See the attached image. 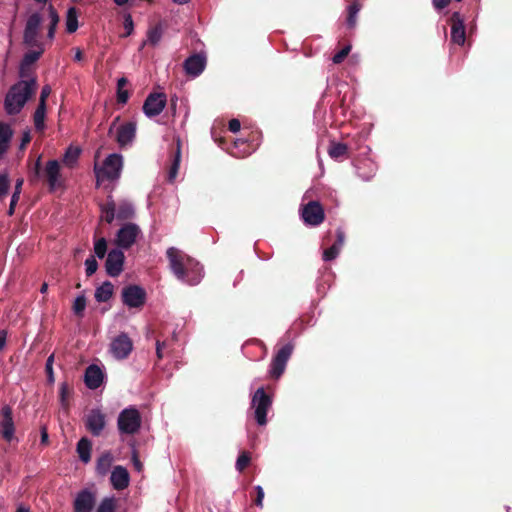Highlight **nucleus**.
<instances>
[{
  "instance_id": "1",
  "label": "nucleus",
  "mask_w": 512,
  "mask_h": 512,
  "mask_svg": "<svg viewBox=\"0 0 512 512\" xmlns=\"http://www.w3.org/2000/svg\"><path fill=\"white\" fill-rule=\"evenodd\" d=\"M169 267L178 280L197 285L202 278V266L183 251L170 247L166 251Z\"/></svg>"
},
{
  "instance_id": "2",
  "label": "nucleus",
  "mask_w": 512,
  "mask_h": 512,
  "mask_svg": "<svg viewBox=\"0 0 512 512\" xmlns=\"http://www.w3.org/2000/svg\"><path fill=\"white\" fill-rule=\"evenodd\" d=\"M37 89L36 78L22 79L8 90L4 108L7 114L16 115L25 106L26 102L35 94Z\"/></svg>"
},
{
  "instance_id": "3",
  "label": "nucleus",
  "mask_w": 512,
  "mask_h": 512,
  "mask_svg": "<svg viewBox=\"0 0 512 512\" xmlns=\"http://www.w3.org/2000/svg\"><path fill=\"white\" fill-rule=\"evenodd\" d=\"M123 167V158L120 154H110L103 162V166L101 168L95 167V173L97 177V185L101 181L110 180L115 181L121 175V170Z\"/></svg>"
},
{
  "instance_id": "4",
  "label": "nucleus",
  "mask_w": 512,
  "mask_h": 512,
  "mask_svg": "<svg viewBox=\"0 0 512 512\" xmlns=\"http://www.w3.org/2000/svg\"><path fill=\"white\" fill-rule=\"evenodd\" d=\"M142 423V418L139 411L134 407L125 408L122 410L117 419V427L121 434L133 435L136 434Z\"/></svg>"
},
{
  "instance_id": "5",
  "label": "nucleus",
  "mask_w": 512,
  "mask_h": 512,
  "mask_svg": "<svg viewBox=\"0 0 512 512\" xmlns=\"http://www.w3.org/2000/svg\"><path fill=\"white\" fill-rule=\"evenodd\" d=\"M42 20V16L39 12H34L28 17L23 33V43L27 47L33 48L34 46L43 44L39 40Z\"/></svg>"
},
{
  "instance_id": "6",
  "label": "nucleus",
  "mask_w": 512,
  "mask_h": 512,
  "mask_svg": "<svg viewBox=\"0 0 512 512\" xmlns=\"http://www.w3.org/2000/svg\"><path fill=\"white\" fill-rule=\"evenodd\" d=\"M272 405L271 397L265 392L263 387L256 390L252 398V406L255 408V419L262 426L267 423V412Z\"/></svg>"
},
{
  "instance_id": "7",
  "label": "nucleus",
  "mask_w": 512,
  "mask_h": 512,
  "mask_svg": "<svg viewBox=\"0 0 512 512\" xmlns=\"http://www.w3.org/2000/svg\"><path fill=\"white\" fill-rule=\"evenodd\" d=\"M141 233L140 227L132 222L124 224L117 232L115 244L118 249H129L136 242Z\"/></svg>"
},
{
  "instance_id": "8",
  "label": "nucleus",
  "mask_w": 512,
  "mask_h": 512,
  "mask_svg": "<svg viewBox=\"0 0 512 512\" xmlns=\"http://www.w3.org/2000/svg\"><path fill=\"white\" fill-rule=\"evenodd\" d=\"M293 345L291 343L282 346L273 357L270 365V377L279 379L285 371L287 362L292 355Z\"/></svg>"
},
{
  "instance_id": "9",
  "label": "nucleus",
  "mask_w": 512,
  "mask_h": 512,
  "mask_svg": "<svg viewBox=\"0 0 512 512\" xmlns=\"http://www.w3.org/2000/svg\"><path fill=\"white\" fill-rule=\"evenodd\" d=\"M301 218L306 225L319 226L325 220V213L318 201H309L301 208Z\"/></svg>"
},
{
  "instance_id": "10",
  "label": "nucleus",
  "mask_w": 512,
  "mask_h": 512,
  "mask_svg": "<svg viewBox=\"0 0 512 512\" xmlns=\"http://www.w3.org/2000/svg\"><path fill=\"white\" fill-rule=\"evenodd\" d=\"M133 350V341L127 333H120L116 336L110 344V352L117 360H124L128 358Z\"/></svg>"
},
{
  "instance_id": "11",
  "label": "nucleus",
  "mask_w": 512,
  "mask_h": 512,
  "mask_svg": "<svg viewBox=\"0 0 512 512\" xmlns=\"http://www.w3.org/2000/svg\"><path fill=\"white\" fill-rule=\"evenodd\" d=\"M122 302L129 308H140L146 302V291L138 285H128L122 290Z\"/></svg>"
},
{
  "instance_id": "12",
  "label": "nucleus",
  "mask_w": 512,
  "mask_h": 512,
  "mask_svg": "<svg viewBox=\"0 0 512 512\" xmlns=\"http://www.w3.org/2000/svg\"><path fill=\"white\" fill-rule=\"evenodd\" d=\"M164 93H150L144 101L143 112L149 118L158 116L166 106Z\"/></svg>"
},
{
  "instance_id": "13",
  "label": "nucleus",
  "mask_w": 512,
  "mask_h": 512,
  "mask_svg": "<svg viewBox=\"0 0 512 512\" xmlns=\"http://www.w3.org/2000/svg\"><path fill=\"white\" fill-rule=\"evenodd\" d=\"M124 261L125 255L121 249L110 250L105 261L106 273L111 277L119 276L123 271Z\"/></svg>"
},
{
  "instance_id": "14",
  "label": "nucleus",
  "mask_w": 512,
  "mask_h": 512,
  "mask_svg": "<svg viewBox=\"0 0 512 512\" xmlns=\"http://www.w3.org/2000/svg\"><path fill=\"white\" fill-rule=\"evenodd\" d=\"M106 425L105 414L99 409H92L86 416L85 427L93 435L99 436Z\"/></svg>"
},
{
  "instance_id": "15",
  "label": "nucleus",
  "mask_w": 512,
  "mask_h": 512,
  "mask_svg": "<svg viewBox=\"0 0 512 512\" xmlns=\"http://www.w3.org/2000/svg\"><path fill=\"white\" fill-rule=\"evenodd\" d=\"M1 417L0 434L5 441L10 442L14 437L15 426L12 408L9 405H4L1 408Z\"/></svg>"
},
{
  "instance_id": "16",
  "label": "nucleus",
  "mask_w": 512,
  "mask_h": 512,
  "mask_svg": "<svg viewBox=\"0 0 512 512\" xmlns=\"http://www.w3.org/2000/svg\"><path fill=\"white\" fill-rule=\"evenodd\" d=\"M34 47L37 48V50H30L27 53H25V55L21 61L19 76L22 79L32 78L30 66L32 64H34L45 51L43 44H40V46H34Z\"/></svg>"
},
{
  "instance_id": "17",
  "label": "nucleus",
  "mask_w": 512,
  "mask_h": 512,
  "mask_svg": "<svg viewBox=\"0 0 512 512\" xmlns=\"http://www.w3.org/2000/svg\"><path fill=\"white\" fill-rule=\"evenodd\" d=\"M451 40L453 43L463 45L466 39L464 19L459 12H454L450 17Z\"/></svg>"
},
{
  "instance_id": "18",
  "label": "nucleus",
  "mask_w": 512,
  "mask_h": 512,
  "mask_svg": "<svg viewBox=\"0 0 512 512\" xmlns=\"http://www.w3.org/2000/svg\"><path fill=\"white\" fill-rule=\"evenodd\" d=\"M206 67V57L202 54H193L184 61V69L187 75L199 76Z\"/></svg>"
},
{
  "instance_id": "19",
  "label": "nucleus",
  "mask_w": 512,
  "mask_h": 512,
  "mask_svg": "<svg viewBox=\"0 0 512 512\" xmlns=\"http://www.w3.org/2000/svg\"><path fill=\"white\" fill-rule=\"evenodd\" d=\"M104 380V373L99 366L95 364L89 365L84 374L85 385L92 390L99 388Z\"/></svg>"
},
{
  "instance_id": "20",
  "label": "nucleus",
  "mask_w": 512,
  "mask_h": 512,
  "mask_svg": "<svg viewBox=\"0 0 512 512\" xmlns=\"http://www.w3.org/2000/svg\"><path fill=\"white\" fill-rule=\"evenodd\" d=\"M44 177L47 180L50 191H54L57 187L60 186V164L57 160H49L46 163L44 172Z\"/></svg>"
},
{
  "instance_id": "21",
  "label": "nucleus",
  "mask_w": 512,
  "mask_h": 512,
  "mask_svg": "<svg viewBox=\"0 0 512 512\" xmlns=\"http://www.w3.org/2000/svg\"><path fill=\"white\" fill-rule=\"evenodd\" d=\"M94 505V495L88 490H82L75 498L74 512H92Z\"/></svg>"
},
{
  "instance_id": "22",
  "label": "nucleus",
  "mask_w": 512,
  "mask_h": 512,
  "mask_svg": "<svg viewBox=\"0 0 512 512\" xmlns=\"http://www.w3.org/2000/svg\"><path fill=\"white\" fill-rule=\"evenodd\" d=\"M136 136V124L127 122L118 128L116 141L121 148L131 144Z\"/></svg>"
},
{
  "instance_id": "23",
  "label": "nucleus",
  "mask_w": 512,
  "mask_h": 512,
  "mask_svg": "<svg viewBox=\"0 0 512 512\" xmlns=\"http://www.w3.org/2000/svg\"><path fill=\"white\" fill-rule=\"evenodd\" d=\"M110 481L114 489L123 490L128 487L130 477L126 468L123 466H115L111 476Z\"/></svg>"
},
{
  "instance_id": "24",
  "label": "nucleus",
  "mask_w": 512,
  "mask_h": 512,
  "mask_svg": "<svg viewBox=\"0 0 512 512\" xmlns=\"http://www.w3.org/2000/svg\"><path fill=\"white\" fill-rule=\"evenodd\" d=\"M116 219L120 221L131 220L135 216V209L128 200H120L116 203Z\"/></svg>"
},
{
  "instance_id": "25",
  "label": "nucleus",
  "mask_w": 512,
  "mask_h": 512,
  "mask_svg": "<svg viewBox=\"0 0 512 512\" xmlns=\"http://www.w3.org/2000/svg\"><path fill=\"white\" fill-rule=\"evenodd\" d=\"M101 219L111 224L116 218V202L113 197L109 195L105 203L100 204Z\"/></svg>"
},
{
  "instance_id": "26",
  "label": "nucleus",
  "mask_w": 512,
  "mask_h": 512,
  "mask_svg": "<svg viewBox=\"0 0 512 512\" xmlns=\"http://www.w3.org/2000/svg\"><path fill=\"white\" fill-rule=\"evenodd\" d=\"M76 451L80 460L88 463L91 460L92 442L87 437H82L77 443Z\"/></svg>"
},
{
  "instance_id": "27",
  "label": "nucleus",
  "mask_w": 512,
  "mask_h": 512,
  "mask_svg": "<svg viewBox=\"0 0 512 512\" xmlns=\"http://www.w3.org/2000/svg\"><path fill=\"white\" fill-rule=\"evenodd\" d=\"M362 5L359 0H352L347 7L346 25L349 29H354L357 24V15L360 12Z\"/></svg>"
},
{
  "instance_id": "28",
  "label": "nucleus",
  "mask_w": 512,
  "mask_h": 512,
  "mask_svg": "<svg viewBox=\"0 0 512 512\" xmlns=\"http://www.w3.org/2000/svg\"><path fill=\"white\" fill-rule=\"evenodd\" d=\"M114 293V286L110 281H105L95 291V299L97 302H107Z\"/></svg>"
},
{
  "instance_id": "29",
  "label": "nucleus",
  "mask_w": 512,
  "mask_h": 512,
  "mask_svg": "<svg viewBox=\"0 0 512 512\" xmlns=\"http://www.w3.org/2000/svg\"><path fill=\"white\" fill-rule=\"evenodd\" d=\"M328 154L334 160L348 158V146L345 143L332 141L328 148Z\"/></svg>"
},
{
  "instance_id": "30",
  "label": "nucleus",
  "mask_w": 512,
  "mask_h": 512,
  "mask_svg": "<svg viewBox=\"0 0 512 512\" xmlns=\"http://www.w3.org/2000/svg\"><path fill=\"white\" fill-rule=\"evenodd\" d=\"M12 135L13 132L10 126L6 123L0 122V156L6 152Z\"/></svg>"
},
{
  "instance_id": "31",
  "label": "nucleus",
  "mask_w": 512,
  "mask_h": 512,
  "mask_svg": "<svg viewBox=\"0 0 512 512\" xmlns=\"http://www.w3.org/2000/svg\"><path fill=\"white\" fill-rule=\"evenodd\" d=\"M113 457L110 452H104L96 463V471L99 475H106L112 465Z\"/></svg>"
},
{
  "instance_id": "32",
  "label": "nucleus",
  "mask_w": 512,
  "mask_h": 512,
  "mask_svg": "<svg viewBox=\"0 0 512 512\" xmlns=\"http://www.w3.org/2000/svg\"><path fill=\"white\" fill-rule=\"evenodd\" d=\"M180 160H181V145L180 141L177 142V147L173 155V162L171 164V167L169 169L168 173V181L173 182L175 178L177 177L179 166H180Z\"/></svg>"
},
{
  "instance_id": "33",
  "label": "nucleus",
  "mask_w": 512,
  "mask_h": 512,
  "mask_svg": "<svg viewBox=\"0 0 512 512\" xmlns=\"http://www.w3.org/2000/svg\"><path fill=\"white\" fill-rule=\"evenodd\" d=\"M45 117H46V106L38 104L34 115L33 121L35 129L39 132L43 131L45 128Z\"/></svg>"
},
{
  "instance_id": "34",
  "label": "nucleus",
  "mask_w": 512,
  "mask_h": 512,
  "mask_svg": "<svg viewBox=\"0 0 512 512\" xmlns=\"http://www.w3.org/2000/svg\"><path fill=\"white\" fill-rule=\"evenodd\" d=\"M163 35V29L160 23L156 24L155 26L149 28L147 31V42L152 45L156 46ZM146 44V41L143 43V45Z\"/></svg>"
},
{
  "instance_id": "35",
  "label": "nucleus",
  "mask_w": 512,
  "mask_h": 512,
  "mask_svg": "<svg viewBox=\"0 0 512 512\" xmlns=\"http://www.w3.org/2000/svg\"><path fill=\"white\" fill-rule=\"evenodd\" d=\"M78 29V13L75 7H70L66 16V31L74 33Z\"/></svg>"
},
{
  "instance_id": "36",
  "label": "nucleus",
  "mask_w": 512,
  "mask_h": 512,
  "mask_svg": "<svg viewBox=\"0 0 512 512\" xmlns=\"http://www.w3.org/2000/svg\"><path fill=\"white\" fill-rule=\"evenodd\" d=\"M127 83L128 81L124 77L120 78L117 82V101L120 104H126L129 99V92L124 89Z\"/></svg>"
},
{
  "instance_id": "37",
  "label": "nucleus",
  "mask_w": 512,
  "mask_h": 512,
  "mask_svg": "<svg viewBox=\"0 0 512 512\" xmlns=\"http://www.w3.org/2000/svg\"><path fill=\"white\" fill-rule=\"evenodd\" d=\"M73 393V388L67 383L62 382L59 387L60 402L63 407H68L69 399Z\"/></svg>"
},
{
  "instance_id": "38",
  "label": "nucleus",
  "mask_w": 512,
  "mask_h": 512,
  "mask_svg": "<svg viewBox=\"0 0 512 512\" xmlns=\"http://www.w3.org/2000/svg\"><path fill=\"white\" fill-rule=\"evenodd\" d=\"M80 153H81V150L79 148L69 147L64 154V159H63L64 163L66 165L72 167L73 164L76 163Z\"/></svg>"
},
{
  "instance_id": "39",
  "label": "nucleus",
  "mask_w": 512,
  "mask_h": 512,
  "mask_svg": "<svg viewBox=\"0 0 512 512\" xmlns=\"http://www.w3.org/2000/svg\"><path fill=\"white\" fill-rule=\"evenodd\" d=\"M251 462V455L247 451H242L236 461V469L239 472H243Z\"/></svg>"
},
{
  "instance_id": "40",
  "label": "nucleus",
  "mask_w": 512,
  "mask_h": 512,
  "mask_svg": "<svg viewBox=\"0 0 512 512\" xmlns=\"http://www.w3.org/2000/svg\"><path fill=\"white\" fill-rule=\"evenodd\" d=\"M85 308H86V298L84 295H79L74 300L72 310L76 316L81 318V317H83Z\"/></svg>"
},
{
  "instance_id": "41",
  "label": "nucleus",
  "mask_w": 512,
  "mask_h": 512,
  "mask_svg": "<svg viewBox=\"0 0 512 512\" xmlns=\"http://www.w3.org/2000/svg\"><path fill=\"white\" fill-rule=\"evenodd\" d=\"M94 252L95 255L100 259L105 257L107 253V241L105 238L102 237L95 241Z\"/></svg>"
},
{
  "instance_id": "42",
  "label": "nucleus",
  "mask_w": 512,
  "mask_h": 512,
  "mask_svg": "<svg viewBox=\"0 0 512 512\" xmlns=\"http://www.w3.org/2000/svg\"><path fill=\"white\" fill-rule=\"evenodd\" d=\"M116 502L114 498H104L99 504L96 512H114Z\"/></svg>"
},
{
  "instance_id": "43",
  "label": "nucleus",
  "mask_w": 512,
  "mask_h": 512,
  "mask_svg": "<svg viewBox=\"0 0 512 512\" xmlns=\"http://www.w3.org/2000/svg\"><path fill=\"white\" fill-rule=\"evenodd\" d=\"M10 188V180L7 174H0V200L4 199Z\"/></svg>"
},
{
  "instance_id": "44",
  "label": "nucleus",
  "mask_w": 512,
  "mask_h": 512,
  "mask_svg": "<svg viewBox=\"0 0 512 512\" xmlns=\"http://www.w3.org/2000/svg\"><path fill=\"white\" fill-rule=\"evenodd\" d=\"M85 266L86 275L90 277L97 271L98 262L96 261L95 257L91 255L85 260Z\"/></svg>"
},
{
  "instance_id": "45",
  "label": "nucleus",
  "mask_w": 512,
  "mask_h": 512,
  "mask_svg": "<svg viewBox=\"0 0 512 512\" xmlns=\"http://www.w3.org/2000/svg\"><path fill=\"white\" fill-rule=\"evenodd\" d=\"M350 51H351V46L350 45H347V46L343 47L339 52H337L333 56V58H332L333 63L334 64L342 63L345 60V58L348 56Z\"/></svg>"
},
{
  "instance_id": "46",
  "label": "nucleus",
  "mask_w": 512,
  "mask_h": 512,
  "mask_svg": "<svg viewBox=\"0 0 512 512\" xmlns=\"http://www.w3.org/2000/svg\"><path fill=\"white\" fill-rule=\"evenodd\" d=\"M340 252V249L337 245H332L328 249L323 252V260L324 261H332L334 260Z\"/></svg>"
},
{
  "instance_id": "47",
  "label": "nucleus",
  "mask_w": 512,
  "mask_h": 512,
  "mask_svg": "<svg viewBox=\"0 0 512 512\" xmlns=\"http://www.w3.org/2000/svg\"><path fill=\"white\" fill-rule=\"evenodd\" d=\"M40 174H41V158L39 157L35 163L33 171L31 172V174L29 176V181L32 184L36 183L40 178Z\"/></svg>"
},
{
  "instance_id": "48",
  "label": "nucleus",
  "mask_w": 512,
  "mask_h": 512,
  "mask_svg": "<svg viewBox=\"0 0 512 512\" xmlns=\"http://www.w3.org/2000/svg\"><path fill=\"white\" fill-rule=\"evenodd\" d=\"M123 27L125 29V34L123 36L127 37V36L131 35V33L133 32L134 23H133L132 16L130 14H127L124 17Z\"/></svg>"
},
{
  "instance_id": "49",
  "label": "nucleus",
  "mask_w": 512,
  "mask_h": 512,
  "mask_svg": "<svg viewBox=\"0 0 512 512\" xmlns=\"http://www.w3.org/2000/svg\"><path fill=\"white\" fill-rule=\"evenodd\" d=\"M167 348V341H160L159 339L156 341V355L159 360H161L164 357V350Z\"/></svg>"
},
{
  "instance_id": "50",
  "label": "nucleus",
  "mask_w": 512,
  "mask_h": 512,
  "mask_svg": "<svg viewBox=\"0 0 512 512\" xmlns=\"http://www.w3.org/2000/svg\"><path fill=\"white\" fill-rule=\"evenodd\" d=\"M255 491H256V498L254 500V503L256 506L262 508L263 507V499H264V490L261 486H256L255 487Z\"/></svg>"
},
{
  "instance_id": "51",
  "label": "nucleus",
  "mask_w": 512,
  "mask_h": 512,
  "mask_svg": "<svg viewBox=\"0 0 512 512\" xmlns=\"http://www.w3.org/2000/svg\"><path fill=\"white\" fill-rule=\"evenodd\" d=\"M48 12H49V18H50V24L57 26L59 23V15L56 11V9L53 7V5L48 6Z\"/></svg>"
},
{
  "instance_id": "52",
  "label": "nucleus",
  "mask_w": 512,
  "mask_h": 512,
  "mask_svg": "<svg viewBox=\"0 0 512 512\" xmlns=\"http://www.w3.org/2000/svg\"><path fill=\"white\" fill-rule=\"evenodd\" d=\"M50 93H51V87L49 85H44L41 90L38 104L46 106V100L49 97Z\"/></svg>"
},
{
  "instance_id": "53",
  "label": "nucleus",
  "mask_w": 512,
  "mask_h": 512,
  "mask_svg": "<svg viewBox=\"0 0 512 512\" xmlns=\"http://www.w3.org/2000/svg\"><path fill=\"white\" fill-rule=\"evenodd\" d=\"M131 460L135 470L141 472L143 470V464L140 461L138 452L136 450H133Z\"/></svg>"
},
{
  "instance_id": "54",
  "label": "nucleus",
  "mask_w": 512,
  "mask_h": 512,
  "mask_svg": "<svg viewBox=\"0 0 512 512\" xmlns=\"http://www.w3.org/2000/svg\"><path fill=\"white\" fill-rule=\"evenodd\" d=\"M52 364H53V355L48 357V359L46 361V365H45V369L48 374V379L50 382L54 381Z\"/></svg>"
},
{
  "instance_id": "55",
  "label": "nucleus",
  "mask_w": 512,
  "mask_h": 512,
  "mask_svg": "<svg viewBox=\"0 0 512 512\" xmlns=\"http://www.w3.org/2000/svg\"><path fill=\"white\" fill-rule=\"evenodd\" d=\"M345 241V233L342 229L338 228L336 231V241L333 245H337L339 249L343 246Z\"/></svg>"
},
{
  "instance_id": "56",
  "label": "nucleus",
  "mask_w": 512,
  "mask_h": 512,
  "mask_svg": "<svg viewBox=\"0 0 512 512\" xmlns=\"http://www.w3.org/2000/svg\"><path fill=\"white\" fill-rule=\"evenodd\" d=\"M241 128V123L238 119H231L228 123V129L233 132V133H236L240 130Z\"/></svg>"
},
{
  "instance_id": "57",
  "label": "nucleus",
  "mask_w": 512,
  "mask_h": 512,
  "mask_svg": "<svg viewBox=\"0 0 512 512\" xmlns=\"http://www.w3.org/2000/svg\"><path fill=\"white\" fill-rule=\"evenodd\" d=\"M451 0H432L435 9L441 10L450 4Z\"/></svg>"
},
{
  "instance_id": "58",
  "label": "nucleus",
  "mask_w": 512,
  "mask_h": 512,
  "mask_svg": "<svg viewBox=\"0 0 512 512\" xmlns=\"http://www.w3.org/2000/svg\"><path fill=\"white\" fill-rule=\"evenodd\" d=\"M49 443V436L47 432L46 426L41 427V444L48 445Z\"/></svg>"
},
{
  "instance_id": "59",
  "label": "nucleus",
  "mask_w": 512,
  "mask_h": 512,
  "mask_svg": "<svg viewBox=\"0 0 512 512\" xmlns=\"http://www.w3.org/2000/svg\"><path fill=\"white\" fill-rule=\"evenodd\" d=\"M7 340V332L5 330H0V351L5 347Z\"/></svg>"
},
{
  "instance_id": "60",
  "label": "nucleus",
  "mask_w": 512,
  "mask_h": 512,
  "mask_svg": "<svg viewBox=\"0 0 512 512\" xmlns=\"http://www.w3.org/2000/svg\"><path fill=\"white\" fill-rule=\"evenodd\" d=\"M31 141L30 133L27 131L23 134L21 139V148H24Z\"/></svg>"
},
{
  "instance_id": "61",
  "label": "nucleus",
  "mask_w": 512,
  "mask_h": 512,
  "mask_svg": "<svg viewBox=\"0 0 512 512\" xmlns=\"http://www.w3.org/2000/svg\"><path fill=\"white\" fill-rule=\"evenodd\" d=\"M56 28H57V26L49 24L48 33H47V37L49 40H53V38L55 36Z\"/></svg>"
},
{
  "instance_id": "62",
  "label": "nucleus",
  "mask_w": 512,
  "mask_h": 512,
  "mask_svg": "<svg viewBox=\"0 0 512 512\" xmlns=\"http://www.w3.org/2000/svg\"><path fill=\"white\" fill-rule=\"evenodd\" d=\"M24 180L23 178H19L16 180L14 191L22 192V186H23Z\"/></svg>"
},
{
  "instance_id": "63",
  "label": "nucleus",
  "mask_w": 512,
  "mask_h": 512,
  "mask_svg": "<svg viewBox=\"0 0 512 512\" xmlns=\"http://www.w3.org/2000/svg\"><path fill=\"white\" fill-rule=\"evenodd\" d=\"M17 205V202L10 201L9 209H8V215L12 216L15 212V207Z\"/></svg>"
},
{
  "instance_id": "64",
  "label": "nucleus",
  "mask_w": 512,
  "mask_h": 512,
  "mask_svg": "<svg viewBox=\"0 0 512 512\" xmlns=\"http://www.w3.org/2000/svg\"><path fill=\"white\" fill-rule=\"evenodd\" d=\"M83 52L81 51V49L77 48L76 49V53H75V56H74V60L75 61H81L83 59Z\"/></svg>"
}]
</instances>
